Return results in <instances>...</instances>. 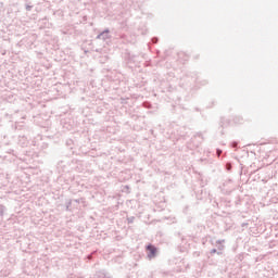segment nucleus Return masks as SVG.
<instances>
[{"mask_svg": "<svg viewBox=\"0 0 278 278\" xmlns=\"http://www.w3.org/2000/svg\"><path fill=\"white\" fill-rule=\"evenodd\" d=\"M147 250L149 251V253H148L149 260H153V257H155V255H157V248H155V245L149 244L147 247Z\"/></svg>", "mask_w": 278, "mask_h": 278, "instance_id": "obj_1", "label": "nucleus"}, {"mask_svg": "<svg viewBox=\"0 0 278 278\" xmlns=\"http://www.w3.org/2000/svg\"><path fill=\"white\" fill-rule=\"evenodd\" d=\"M97 40H110V29L106 28L97 36Z\"/></svg>", "mask_w": 278, "mask_h": 278, "instance_id": "obj_2", "label": "nucleus"}, {"mask_svg": "<svg viewBox=\"0 0 278 278\" xmlns=\"http://www.w3.org/2000/svg\"><path fill=\"white\" fill-rule=\"evenodd\" d=\"M4 212H5V206L0 205V215L3 216Z\"/></svg>", "mask_w": 278, "mask_h": 278, "instance_id": "obj_3", "label": "nucleus"}, {"mask_svg": "<svg viewBox=\"0 0 278 278\" xmlns=\"http://www.w3.org/2000/svg\"><path fill=\"white\" fill-rule=\"evenodd\" d=\"M223 243H225V239H223V240H217V241H216V244L223 245Z\"/></svg>", "mask_w": 278, "mask_h": 278, "instance_id": "obj_4", "label": "nucleus"}, {"mask_svg": "<svg viewBox=\"0 0 278 278\" xmlns=\"http://www.w3.org/2000/svg\"><path fill=\"white\" fill-rule=\"evenodd\" d=\"M26 10L29 12L31 10V5H26Z\"/></svg>", "mask_w": 278, "mask_h": 278, "instance_id": "obj_5", "label": "nucleus"}, {"mask_svg": "<svg viewBox=\"0 0 278 278\" xmlns=\"http://www.w3.org/2000/svg\"><path fill=\"white\" fill-rule=\"evenodd\" d=\"M223 249H225V245H219V247H218V250H219V251H223Z\"/></svg>", "mask_w": 278, "mask_h": 278, "instance_id": "obj_6", "label": "nucleus"}, {"mask_svg": "<svg viewBox=\"0 0 278 278\" xmlns=\"http://www.w3.org/2000/svg\"><path fill=\"white\" fill-rule=\"evenodd\" d=\"M216 253V249L211 250V254L214 255Z\"/></svg>", "mask_w": 278, "mask_h": 278, "instance_id": "obj_7", "label": "nucleus"}, {"mask_svg": "<svg viewBox=\"0 0 278 278\" xmlns=\"http://www.w3.org/2000/svg\"><path fill=\"white\" fill-rule=\"evenodd\" d=\"M223 153V151L217 150V155H220Z\"/></svg>", "mask_w": 278, "mask_h": 278, "instance_id": "obj_8", "label": "nucleus"}]
</instances>
